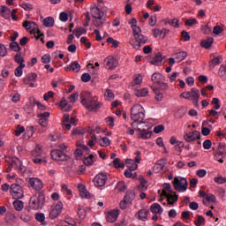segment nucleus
<instances>
[{
    "label": "nucleus",
    "mask_w": 226,
    "mask_h": 226,
    "mask_svg": "<svg viewBox=\"0 0 226 226\" xmlns=\"http://www.w3.org/2000/svg\"><path fill=\"white\" fill-rule=\"evenodd\" d=\"M68 106V102H66V99L63 98L60 102V107L62 109V110L69 112V110H72V106H68V108H66Z\"/></svg>",
    "instance_id": "nucleus-42"
},
{
    "label": "nucleus",
    "mask_w": 226,
    "mask_h": 226,
    "mask_svg": "<svg viewBox=\"0 0 226 226\" xmlns=\"http://www.w3.org/2000/svg\"><path fill=\"white\" fill-rule=\"evenodd\" d=\"M51 158L56 162H68V160H70V156L57 149L51 151Z\"/></svg>",
    "instance_id": "nucleus-11"
},
{
    "label": "nucleus",
    "mask_w": 226,
    "mask_h": 226,
    "mask_svg": "<svg viewBox=\"0 0 226 226\" xmlns=\"http://www.w3.org/2000/svg\"><path fill=\"white\" fill-rule=\"evenodd\" d=\"M10 47L14 52H20V46L19 45V43L13 41L10 44Z\"/></svg>",
    "instance_id": "nucleus-59"
},
{
    "label": "nucleus",
    "mask_w": 226,
    "mask_h": 226,
    "mask_svg": "<svg viewBox=\"0 0 226 226\" xmlns=\"http://www.w3.org/2000/svg\"><path fill=\"white\" fill-rule=\"evenodd\" d=\"M59 226H77L73 218H66L64 221H61Z\"/></svg>",
    "instance_id": "nucleus-37"
},
{
    "label": "nucleus",
    "mask_w": 226,
    "mask_h": 226,
    "mask_svg": "<svg viewBox=\"0 0 226 226\" xmlns=\"http://www.w3.org/2000/svg\"><path fill=\"white\" fill-rule=\"evenodd\" d=\"M72 33L73 34H75L77 38H80V36H82V34H86L87 31L85 28L78 27L75 30H73Z\"/></svg>",
    "instance_id": "nucleus-41"
},
{
    "label": "nucleus",
    "mask_w": 226,
    "mask_h": 226,
    "mask_svg": "<svg viewBox=\"0 0 226 226\" xmlns=\"http://www.w3.org/2000/svg\"><path fill=\"white\" fill-rule=\"evenodd\" d=\"M163 31H165V29L160 30V28H154L152 30L154 38H158L159 36H161V34H162V33H163Z\"/></svg>",
    "instance_id": "nucleus-60"
},
{
    "label": "nucleus",
    "mask_w": 226,
    "mask_h": 226,
    "mask_svg": "<svg viewBox=\"0 0 226 226\" xmlns=\"http://www.w3.org/2000/svg\"><path fill=\"white\" fill-rule=\"evenodd\" d=\"M197 24H199V21L195 18L185 19V26H186V27H192Z\"/></svg>",
    "instance_id": "nucleus-40"
},
{
    "label": "nucleus",
    "mask_w": 226,
    "mask_h": 226,
    "mask_svg": "<svg viewBox=\"0 0 226 226\" xmlns=\"http://www.w3.org/2000/svg\"><path fill=\"white\" fill-rule=\"evenodd\" d=\"M0 15L4 17V19H10L11 15V10L6 5H2L0 6Z\"/></svg>",
    "instance_id": "nucleus-28"
},
{
    "label": "nucleus",
    "mask_w": 226,
    "mask_h": 226,
    "mask_svg": "<svg viewBox=\"0 0 226 226\" xmlns=\"http://www.w3.org/2000/svg\"><path fill=\"white\" fill-rule=\"evenodd\" d=\"M145 117L146 109H144V107L139 103L134 104L131 109V119L134 121L132 124L135 123H142Z\"/></svg>",
    "instance_id": "nucleus-2"
},
{
    "label": "nucleus",
    "mask_w": 226,
    "mask_h": 226,
    "mask_svg": "<svg viewBox=\"0 0 226 226\" xmlns=\"http://www.w3.org/2000/svg\"><path fill=\"white\" fill-rule=\"evenodd\" d=\"M70 103H75L79 100V93L72 94L68 98Z\"/></svg>",
    "instance_id": "nucleus-58"
},
{
    "label": "nucleus",
    "mask_w": 226,
    "mask_h": 226,
    "mask_svg": "<svg viewBox=\"0 0 226 226\" xmlns=\"http://www.w3.org/2000/svg\"><path fill=\"white\" fill-rule=\"evenodd\" d=\"M201 32L203 34H209V33H211V26H209V25L202 26Z\"/></svg>",
    "instance_id": "nucleus-64"
},
{
    "label": "nucleus",
    "mask_w": 226,
    "mask_h": 226,
    "mask_svg": "<svg viewBox=\"0 0 226 226\" xmlns=\"http://www.w3.org/2000/svg\"><path fill=\"white\" fill-rule=\"evenodd\" d=\"M30 154L33 158L32 162H34L35 165H41V163H47V161L41 159V156H43L44 152L43 147H41V145H36L31 151Z\"/></svg>",
    "instance_id": "nucleus-4"
},
{
    "label": "nucleus",
    "mask_w": 226,
    "mask_h": 226,
    "mask_svg": "<svg viewBox=\"0 0 226 226\" xmlns=\"http://www.w3.org/2000/svg\"><path fill=\"white\" fill-rule=\"evenodd\" d=\"M113 165L115 169H124V163L121 162V159L119 158L114 159Z\"/></svg>",
    "instance_id": "nucleus-51"
},
{
    "label": "nucleus",
    "mask_w": 226,
    "mask_h": 226,
    "mask_svg": "<svg viewBox=\"0 0 226 226\" xmlns=\"http://www.w3.org/2000/svg\"><path fill=\"white\" fill-rule=\"evenodd\" d=\"M107 175L105 174H98L94 178V185L97 187L105 186V184L107 183Z\"/></svg>",
    "instance_id": "nucleus-19"
},
{
    "label": "nucleus",
    "mask_w": 226,
    "mask_h": 226,
    "mask_svg": "<svg viewBox=\"0 0 226 226\" xmlns=\"http://www.w3.org/2000/svg\"><path fill=\"white\" fill-rule=\"evenodd\" d=\"M43 202H45V196L43 194L38 192L35 193L31 199H30V207L34 210L41 209L43 207Z\"/></svg>",
    "instance_id": "nucleus-7"
},
{
    "label": "nucleus",
    "mask_w": 226,
    "mask_h": 226,
    "mask_svg": "<svg viewBox=\"0 0 226 226\" xmlns=\"http://www.w3.org/2000/svg\"><path fill=\"white\" fill-rule=\"evenodd\" d=\"M65 72H74V73H79L80 72V64L78 61H74L71 65L65 67Z\"/></svg>",
    "instance_id": "nucleus-23"
},
{
    "label": "nucleus",
    "mask_w": 226,
    "mask_h": 226,
    "mask_svg": "<svg viewBox=\"0 0 226 226\" xmlns=\"http://www.w3.org/2000/svg\"><path fill=\"white\" fill-rule=\"evenodd\" d=\"M29 185L33 188V190H36V192H40V190L43 188V182L38 177L30 178Z\"/></svg>",
    "instance_id": "nucleus-18"
},
{
    "label": "nucleus",
    "mask_w": 226,
    "mask_h": 226,
    "mask_svg": "<svg viewBox=\"0 0 226 226\" xmlns=\"http://www.w3.org/2000/svg\"><path fill=\"white\" fill-rule=\"evenodd\" d=\"M133 36L137 43L139 44V47L140 45H146L147 43V37L142 34V29H139L133 32Z\"/></svg>",
    "instance_id": "nucleus-14"
},
{
    "label": "nucleus",
    "mask_w": 226,
    "mask_h": 226,
    "mask_svg": "<svg viewBox=\"0 0 226 226\" xmlns=\"http://www.w3.org/2000/svg\"><path fill=\"white\" fill-rule=\"evenodd\" d=\"M90 13L94 19V26H95V27H102L103 22H105V12L94 5L90 9Z\"/></svg>",
    "instance_id": "nucleus-3"
},
{
    "label": "nucleus",
    "mask_w": 226,
    "mask_h": 226,
    "mask_svg": "<svg viewBox=\"0 0 226 226\" xmlns=\"http://www.w3.org/2000/svg\"><path fill=\"white\" fill-rule=\"evenodd\" d=\"M78 190L79 192V195L80 197H82V199H89V197H91V193H89V192H87V189H86V185L79 184L78 185Z\"/></svg>",
    "instance_id": "nucleus-24"
},
{
    "label": "nucleus",
    "mask_w": 226,
    "mask_h": 226,
    "mask_svg": "<svg viewBox=\"0 0 226 226\" xmlns=\"http://www.w3.org/2000/svg\"><path fill=\"white\" fill-rule=\"evenodd\" d=\"M134 94L138 98H144V97L147 96V94H149V89H147V88L136 89L134 91Z\"/></svg>",
    "instance_id": "nucleus-34"
},
{
    "label": "nucleus",
    "mask_w": 226,
    "mask_h": 226,
    "mask_svg": "<svg viewBox=\"0 0 226 226\" xmlns=\"http://www.w3.org/2000/svg\"><path fill=\"white\" fill-rule=\"evenodd\" d=\"M93 158H94V156L93 154H90L88 157L85 158L84 160V163L87 166H91L93 165V163H94V161L93 160Z\"/></svg>",
    "instance_id": "nucleus-56"
},
{
    "label": "nucleus",
    "mask_w": 226,
    "mask_h": 226,
    "mask_svg": "<svg viewBox=\"0 0 226 226\" xmlns=\"http://www.w3.org/2000/svg\"><path fill=\"white\" fill-rule=\"evenodd\" d=\"M137 132H139L138 134V139H142L143 140H147V139H151L153 132L151 131L142 128V124H139L137 126Z\"/></svg>",
    "instance_id": "nucleus-13"
},
{
    "label": "nucleus",
    "mask_w": 226,
    "mask_h": 226,
    "mask_svg": "<svg viewBox=\"0 0 226 226\" xmlns=\"http://www.w3.org/2000/svg\"><path fill=\"white\" fill-rule=\"evenodd\" d=\"M117 216H119V211L111 210L106 214V220L109 223H114V222H116V220H117Z\"/></svg>",
    "instance_id": "nucleus-22"
},
{
    "label": "nucleus",
    "mask_w": 226,
    "mask_h": 226,
    "mask_svg": "<svg viewBox=\"0 0 226 226\" xmlns=\"http://www.w3.org/2000/svg\"><path fill=\"white\" fill-rule=\"evenodd\" d=\"M150 211L151 213H154V215H162V213H163V208L160 204L154 203L150 206Z\"/></svg>",
    "instance_id": "nucleus-30"
},
{
    "label": "nucleus",
    "mask_w": 226,
    "mask_h": 226,
    "mask_svg": "<svg viewBox=\"0 0 226 226\" xmlns=\"http://www.w3.org/2000/svg\"><path fill=\"white\" fill-rule=\"evenodd\" d=\"M207 202H209V203H212V204H215L216 203V196L214 195V194H207L205 196V199L203 200V203L204 204H207Z\"/></svg>",
    "instance_id": "nucleus-39"
},
{
    "label": "nucleus",
    "mask_w": 226,
    "mask_h": 226,
    "mask_svg": "<svg viewBox=\"0 0 226 226\" xmlns=\"http://www.w3.org/2000/svg\"><path fill=\"white\" fill-rule=\"evenodd\" d=\"M23 68H26V64H21L19 66H18L14 71V75L16 77H20L23 74Z\"/></svg>",
    "instance_id": "nucleus-47"
},
{
    "label": "nucleus",
    "mask_w": 226,
    "mask_h": 226,
    "mask_svg": "<svg viewBox=\"0 0 226 226\" xmlns=\"http://www.w3.org/2000/svg\"><path fill=\"white\" fill-rule=\"evenodd\" d=\"M63 202L58 201L55 206L51 207V210L49 212V218L51 220H56L59 215L63 212Z\"/></svg>",
    "instance_id": "nucleus-12"
},
{
    "label": "nucleus",
    "mask_w": 226,
    "mask_h": 226,
    "mask_svg": "<svg viewBox=\"0 0 226 226\" xmlns=\"http://www.w3.org/2000/svg\"><path fill=\"white\" fill-rule=\"evenodd\" d=\"M142 80H144V78L141 76V74H135L133 76V79L131 83V86L132 87H135V86H140V84H142Z\"/></svg>",
    "instance_id": "nucleus-35"
},
{
    "label": "nucleus",
    "mask_w": 226,
    "mask_h": 226,
    "mask_svg": "<svg viewBox=\"0 0 226 226\" xmlns=\"http://www.w3.org/2000/svg\"><path fill=\"white\" fill-rule=\"evenodd\" d=\"M213 41H215V40L212 37H209L206 40L201 41L200 46L203 47V49H211Z\"/></svg>",
    "instance_id": "nucleus-36"
},
{
    "label": "nucleus",
    "mask_w": 226,
    "mask_h": 226,
    "mask_svg": "<svg viewBox=\"0 0 226 226\" xmlns=\"http://www.w3.org/2000/svg\"><path fill=\"white\" fill-rule=\"evenodd\" d=\"M162 196L166 197L168 200V204H170L171 206L174 203L177 202L178 196L176 193L173 194L170 184L163 185Z\"/></svg>",
    "instance_id": "nucleus-6"
},
{
    "label": "nucleus",
    "mask_w": 226,
    "mask_h": 226,
    "mask_svg": "<svg viewBox=\"0 0 226 226\" xmlns=\"http://www.w3.org/2000/svg\"><path fill=\"white\" fill-rule=\"evenodd\" d=\"M35 220L37 222H40L41 223H43L45 222V214H41V213L36 214Z\"/></svg>",
    "instance_id": "nucleus-62"
},
{
    "label": "nucleus",
    "mask_w": 226,
    "mask_h": 226,
    "mask_svg": "<svg viewBox=\"0 0 226 226\" xmlns=\"http://www.w3.org/2000/svg\"><path fill=\"white\" fill-rule=\"evenodd\" d=\"M156 87L157 90L159 89L160 91H167V89H169V85L165 83V81L157 84Z\"/></svg>",
    "instance_id": "nucleus-54"
},
{
    "label": "nucleus",
    "mask_w": 226,
    "mask_h": 226,
    "mask_svg": "<svg viewBox=\"0 0 226 226\" xmlns=\"http://www.w3.org/2000/svg\"><path fill=\"white\" fill-rule=\"evenodd\" d=\"M162 170H163V165L160 162L155 163L154 166V172L158 174V172H162Z\"/></svg>",
    "instance_id": "nucleus-61"
},
{
    "label": "nucleus",
    "mask_w": 226,
    "mask_h": 226,
    "mask_svg": "<svg viewBox=\"0 0 226 226\" xmlns=\"http://www.w3.org/2000/svg\"><path fill=\"white\" fill-rule=\"evenodd\" d=\"M37 78L38 75H36V73H29L23 79V84L29 86L31 82H36Z\"/></svg>",
    "instance_id": "nucleus-25"
},
{
    "label": "nucleus",
    "mask_w": 226,
    "mask_h": 226,
    "mask_svg": "<svg viewBox=\"0 0 226 226\" xmlns=\"http://www.w3.org/2000/svg\"><path fill=\"white\" fill-rule=\"evenodd\" d=\"M116 189L118 192H126V185L124 184V181L118 182L116 186Z\"/></svg>",
    "instance_id": "nucleus-53"
},
{
    "label": "nucleus",
    "mask_w": 226,
    "mask_h": 226,
    "mask_svg": "<svg viewBox=\"0 0 226 226\" xmlns=\"http://www.w3.org/2000/svg\"><path fill=\"white\" fill-rule=\"evenodd\" d=\"M152 82L157 86V84H161V82H165V77L160 72H155L152 75Z\"/></svg>",
    "instance_id": "nucleus-26"
},
{
    "label": "nucleus",
    "mask_w": 226,
    "mask_h": 226,
    "mask_svg": "<svg viewBox=\"0 0 226 226\" xmlns=\"http://www.w3.org/2000/svg\"><path fill=\"white\" fill-rule=\"evenodd\" d=\"M200 132L199 131L186 132L184 135V140H185V142H195V140H200Z\"/></svg>",
    "instance_id": "nucleus-15"
},
{
    "label": "nucleus",
    "mask_w": 226,
    "mask_h": 226,
    "mask_svg": "<svg viewBox=\"0 0 226 226\" xmlns=\"http://www.w3.org/2000/svg\"><path fill=\"white\" fill-rule=\"evenodd\" d=\"M10 193L13 199L18 200L19 199H22L24 197V191L22 187L19 184H12L10 187Z\"/></svg>",
    "instance_id": "nucleus-10"
},
{
    "label": "nucleus",
    "mask_w": 226,
    "mask_h": 226,
    "mask_svg": "<svg viewBox=\"0 0 226 226\" xmlns=\"http://www.w3.org/2000/svg\"><path fill=\"white\" fill-rule=\"evenodd\" d=\"M173 57H175L177 63H181V61H185V57H188V53H186V51H179L175 53Z\"/></svg>",
    "instance_id": "nucleus-33"
},
{
    "label": "nucleus",
    "mask_w": 226,
    "mask_h": 226,
    "mask_svg": "<svg viewBox=\"0 0 226 226\" xmlns=\"http://www.w3.org/2000/svg\"><path fill=\"white\" fill-rule=\"evenodd\" d=\"M13 206H14L16 211H22V209H24V202H22L20 200H15L13 202Z\"/></svg>",
    "instance_id": "nucleus-52"
},
{
    "label": "nucleus",
    "mask_w": 226,
    "mask_h": 226,
    "mask_svg": "<svg viewBox=\"0 0 226 226\" xmlns=\"http://www.w3.org/2000/svg\"><path fill=\"white\" fill-rule=\"evenodd\" d=\"M23 27L29 31L31 34H34L35 38L38 40L41 36H43V34L40 31L38 25L34 21H25L23 23Z\"/></svg>",
    "instance_id": "nucleus-8"
},
{
    "label": "nucleus",
    "mask_w": 226,
    "mask_h": 226,
    "mask_svg": "<svg viewBox=\"0 0 226 226\" xmlns=\"http://www.w3.org/2000/svg\"><path fill=\"white\" fill-rule=\"evenodd\" d=\"M223 58L222 56H216L211 55V60L209 61V68L210 70H215L218 64H222Z\"/></svg>",
    "instance_id": "nucleus-21"
},
{
    "label": "nucleus",
    "mask_w": 226,
    "mask_h": 226,
    "mask_svg": "<svg viewBox=\"0 0 226 226\" xmlns=\"http://www.w3.org/2000/svg\"><path fill=\"white\" fill-rule=\"evenodd\" d=\"M204 222H206V220L204 219V217L201 216V215H198V216H197V220L194 222V224H195L196 226H200V225H202V223H204Z\"/></svg>",
    "instance_id": "nucleus-63"
},
{
    "label": "nucleus",
    "mask_w": 226,
    "mask_h": 226,
    "mask_svg": "<svg viewBox=\"0 0 226 226\" xmlns=\"http://www.w3.org/2000/svg\"><path fill=\"white\" fill-rule=\"evenodd\" d=\"M24 132H26V128H24V126L19 124L15 131L16 137H20V135H22V133H24Z\"/></svg>",
    "instance_id": "nucleus-55"
},
{
    "label": "nucleus",
    "mask_w": 226,
    "mask_h": 226,
    "mask_svg": "<svg viewBox=\"0 0 226 226\" xmlns=\"http://www.w3.org/2000/svg\"><path fill=\"white\" fill-rule=\"evenodd\" d=\"M124 199L132 204L135 200V191H127Z\"/></svg>",
    "instance_id": "nucleus-38"
},
{
    "label": "nucleus",
    "mask_w": 226,
    "mask_h": 226,
    "mask_svg": "<svg viewBox=\"0 0 226 226\" xmlns=\"http://www.w3.org/2000/svg\"><path fill=\"white\" fill-rule=\"evenodd\" d=\"M179 98H184L185 100H190L192 102L193 105H199V99L200 98V91L197 88H192L191 91L183 92Z\"/></svg>",
    "instance_id": "nucleus-5"
},
{
    "label": "nucleus",
    "mask_w": 226,
    "mask_h": 226,
    "mask_svg": "<svg viewBox=\"0 0 226 226\" xmlns=\"http://www.w3.org/2000/svg\"><path fill=\"white\" fill-rule=\"evenodd\" d=\"M207 124V122L204 121L202 123V127H201V133L202 135H204L205 137H207V135H209V133H211V130H209V128L207 127H204Z\"/></svg>",
    "instance_id": "nucleus-50"
},
{
    "label": "nucleus",
    "mask_w": 226,
    "mask_h": 226,
    "mask_svg": "<svg viewBox=\"0 0 226 226\" xmlns=\"http://www.w3.org/2000/svg\"><path fill=\"white\" fill-rule=\"evenodd\" d=\"M96 144L101 146V147H109L110 146V139L107 137L97 138Z\"/></svg>",
    "instance_id": "nucleus-29"
},
{
    "label": "nucleus",
    "mask_w": 226,
    "mask_h": 226,
    "mask_svg": "<svg viewBox=\"0 0 226 226\" xmlns=\"http://www.w3.org/2000/svg\"><path fill=\"white\" fill-rule=\"evenodd\" d=\"M173 188L177 192H186L188 190V180L181 177H176L172 182Z\"/></svg>",
    "instance_id": "nucleus-9"
},
{
    "label": "nucleus",
    "mask_w": 226,
    "mask_h": 226,
    "mask_svg": "<svg viewBox=\"0 0 226 226\" xmlns=\"http://www.w3.org/2000/svg\"><path fill=\"white\" fill-rule=\"evenodd\" d=\"M39 117V124L43 128H47L49 126V117H50L49 112L41 113L37 116Z\"/></svg>",
    "instance_id": "nucleus-20"
},
{
    "label": "nucleus",
    "mask_w": 226,
    "mask_h": 226,
    "mask_svg": "<svg viewBox=\"0 0 226 226\" xmlns=\"http://www.w3.org/2000/svg\"><path fill=\"white\" fill-rule=\"evenodd\" d=\"M139 183L140 185H139V190L144 191V190H147V182L146 181V179H144V177H139Z\"/></svg>",
    "instance_id": "nucleus-48"
},
{
    "label": "nucleus",
    "mask_w": 226,
    "mask_h": 226,
    "mask_svg": "<svg viewBox=\"0 0 226 226\" xmlns=\"http://www.w3.org/2000/svg\"><path fill=\"white\" fill-rule=\"evenodd\" d=\"M118 62L114 58V56H109L104 59V66L107 70H114L117 68Z\"/></svg>",
    "instance_id": "nucleus-17"
},
{
    "label": "nucleus",
    "mask_w": 226,
    "mask_h": 226,
    "mask_svg": "<svg viewBox=\"0 0 226 226\" xmlns=\"http://www.w3.org/2000/svg\"><path fill=\"white\" fill-rule=\"evenodd\" d=\"M149 210L147 209H141L136 214L137 218H139V220H141V222H146V220H147Z\"/></svg>",
    "instance_id": "nucleus-31"
},
{
    "label": "nucleus",
    "mask_w": 226,
    "mask_h": 226,
    "mask_svg": "<svg viewBox=\"0 0 226 226\" xmlns=\"http://www.w3.org/2000/svg\"><path fill=\"white\" fill-rule=\"evenodd\" d=\"M129 24L131 26V28L132 29V33L135 31H139V29H140L139 26H137V19L135 18H132L129 20Z\"/></svg>",
    "instance_id": "nucleus-43"
},
{
    "label": "nucleus",
    "mask_w": 226,
    "mask_h": 226,
    "mask_svg": "<svg viewBox=\"0 0 226 226\" xmlns=\"http://www.w3.org/2000/svg\"><path fill=\"white\" fill-rule=\"evenodd\" d=\"M80 100L81 104L86 107L87 110H90V112L102 109V102L89 92H83L80 94Z\"/></svg>",
    "instance_id": "nucleus-1"
},
{
    "label": "nucleus",
    "mask_w": 226,
    "mask_h": 226,
    "mask_svg": "<svg viewBox=\"0 0 226 226\" xmlns=\"http://www.w3.org/2000/svg\"><path fill=\"white\" fill-rule=\"evenodd\" d=\"M165 24H169L170 26H172L173 27H179V19H167L165 20Z\"/></svg>",
    "instance_id": "nucleus-44"
},
{
    "label": "nucleus",
    "mask_w": 226,
    "mask_h": 226,
    "mask_svg": "<svg viewBox=\"0 0 226 226\" xmlns=\"http://www.w3.org/2000/svg\"><path fill=\"white\" fill-rule=\"evenodd\" d=\"M43 24L45 27H52L54 26V18L52 17L45 18L43 20Z\"/></svg>",
    "instance_id": "nucleus-46"
},
{
    "label": "nucleus",
    "mask_w": 226,
    "mask_h": 226,
    "mask_svg": "<svg viewBox=\"0 0 226 226\" xmlns=\"http://www.w3.org/2000/svg\"><path fill=\"white\" fill-rule=\"evenodd\" d=\"M107 42L111 43L112 47H114V49H117V47H119V42L117 40H114V38H112V37H109L107 39Z\"/></svg>",
    "instance_id": "nucleus-57"
},
{
    "label": "nucleus",
    "mask_w": 226,
    "mask_h": 226,
    "mask_svg": "<svg viewBox=\"0 0 226 226\" xmlns=\"http://www.w3.org/2000/svg\"><path fill=\"white\" fill-rule=\"evenodd\" d=\"M11 169L22 171L24 170V166H22V162L19 158L12 159L10 166L6 169L5 172H11Z\"/></svg>",
    "instance_id": "nucleus-16"
},
{
    "label": "nucleus",
    "mask_w": 226,
    "mask_h": 226,
    "mask_svg": "<svg viewBox=\"0 0 226 226\" xmlns=\"http://www.w3.org/2000/svg\"><path fill=\"white\" fill-rule=\"evenodd\" d=\"M176 116H177V117H178V119H182V117H185V116H186V108H185V107L180 108L176 112Z\"/></svg>",
    "instance_id": "nucleus-49"
},
{
    "label": "nucleus",
    "mask_w": 226,
    "mask_h": 226,
    "mask_svg": "<svg viewBox=\"0 0 226 226\" xmlns=\"http://www.w3.org/2000/svg\"><path fill=\"white\" fill-rule=\"evenodd\" d=\"M218 76L220 79H226V65L222 64L218 71Z\"/></svg>",
    "instance_id": "nucleus-45"
},
{
    "label": "nucleus",
    "mask_w": 226,
    "mask_h": 226,
    "mask_svg": "<svg viewBox=\"0 0 226 226\" xmlns=\"http://www.w3.org/2000/svg\"><path fill=\"white\" fill-rule=\"evenodd\" d=\"M163 59H165V56H163L162 53H157L152 59L151 64H154V66H162Z\"/></svg>",
    "instance_id": "nucleus-27"
},
{
    "label": "nucleus",
    "mask_w": 226,
    "mask_h": 226,
    "mask_svg": "<svg viewBox=\"0 0 226 226\" xmlns=\"http://www.w3.org/2000/svg\"><path fill=\"white\" fill-rule=\"evenodd\" d=\"M89 151V148L86 147L85 145H80L75 151V156L77 158H80L83 156L84 153H87Z\"/></svg>",
    "instance_id": "nucleus-32"
}]
</instances>
